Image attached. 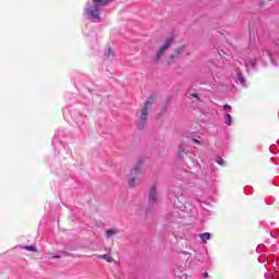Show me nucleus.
<instances>
[{"label":"nucleus","mask_w":279,"mask_h":279,"mask_svg":"<svg viewBox=\"0 0 279 279\" xmlns=\"http://www.w3.org/2000/svg\"><path fill=\"white\" fill-rule=\"evenodd\" d=\"M112 1L114 0H92V5L90 2H87V8H85L84 10L87 19L89 21H93L94 23H97V21H101V8L110 5Z\"/></svg>","instance_id":"obj_1"},{"label":"nucleus","mask_w":279,"mask_h":279,"mask_svg":"<svg viewBox=\"0 0 279 279\" xmlns=\"http://www.w3.org/2000/svg\"><path fill=\"white\" fill-rule=\"evenodd\" d=\"M156 96H149L145 101L143 108L137 113V129L145 130V128H147L149 109H151V106H154Z\"/></svg>","instance_id":"obj_2"},{"label":"nucleus","mask_w":279,"mask_h":279,"mask_svg":"<svg viewBox=\"0 0 279 279\" xmlns=\"http://www.w3.org/2000/svg\"><path fill=\"white\" fill-rule=\"evenodd\" d=\"M248 29H250V36H254V34H257V36H265L266 32H267V26H265V24L263 23V21H260V19L256 17L254 20H252L248 23Z\"/></svg>","instance_id":"obj_3"},{"label":"nucleus","mask_w":279,"mask_h":279,"mask_svg":"<svg viewBox=\"0 0 279 279\" xmlns=\"http://www.w3.org/2000/svg\"><path fill=\"white\" fill-rule=\"evenodd\" d=\"M160 204V194H158V182L150 185L148 191V208H154Z\"/></svg>","instance_id":"obj_4"},{"label":"nucleus","mask_w":279,"mask_h":279,"mask_svg":"<svg viewBox=\"0 0 279 279\" xmlns=\"http://www.w3.org/2000/svg\"><path fill=\"white\" fill-rule=\"evenodd\" d=\"M173 37H169L168 39H166L163 45L156 51L155 62H160L162 56H165V53L167 52V49H169V47L173 45Z\"/></svg>","instance_id":"obj_5"},{"label":"nucleus","mask_w":279,"mask_h":279,"mask_svg":"<svg viewBox=\"0 0 279 279\" xmlns=\"http://www.w3.org/2000/svg\"><path fill=\"white\" fill-rule=\"evenodd\" d=\"M278 53V44H272L271 46H266L262 49L263 58H268L274 63V56Z\"/></svg>","instance_id":"obj_6"},{"label":"nucleus","mask_w":279,"mask_h":279,"mask_svg":"<svg viewBox=\"0 0 279 279\" xmlns=\"http://www.w3.org/2000/svg\"><path fill=\"white\" fill-rule=\"evenodd\" d=\"M191 153V146L186 143H181L179 145V151H178V157L179 160H184V156H189Z\"/></svg>","instance_id":"obj_7"},{"label":"nucleus","mask_w":279,"mask_h":279,"mask_svg":"<svg viewBox=\"0 0 279 279\" xmlns=\"http://www.w3.org/2000/svg\"><path fill=\"white\" fill-rule=\"evenodd\" d=\"M170 193L177 197L178 202H180V197H182V189L178 186H171L170 187Z\"/></svg>","instance_id":"obj_8"},{"label":"nucleus","mask_w":279,"mask_h":279,"mask_svg":"<svg viewBox=\"0 0 279 279\" xmlns=\"http://www.w3.org/2000/svg\"><path fill=\"white\" fill-rule=\"evenodd\" d=\"M184 46H181L180 48L174 50V53L172 54L171 58H180V56H182V53H184Z\"/></svg>","instance_id":"obj_9"},{"label":"nucleus","mask_w":279,"mask_h":279,"mask_svg":"<svg viewBox=\"0 0 279 279\" xmlns=\"http://www.w3.org/2000/svg\"><path fill=\"white\" fill-rule=\"evenodd\" d=\"M178 220H175V217H169L167 218V223H166V228H173V226H175V222Z\"/></svg>","instance_id":"obj_10"},{"label":"nucleus","mask_w":279,"mask_h":279,"mask_svg":"<svg viewBox=\"0 0 279 279\" xmlns=\"http://www.w3.org/2000/svg\"><path fill=\"white\" fill-rule=\"evenodd\" d=\"M114 234H119V229H109L106 232L107 239H112Z\"/></svg>","instance_id":"obj_11"},{"label":"nucleus","mask_w":279,"mask_h":279,"mask_svg":"<svg viewBox=\"0 0 279 279\" xmlns=\"http://www.w3.org/2000/svg\"><path fill=\"white\" fill-rule=\"evenodd\" d=\"M138 173H141V162L136 163V166L131 170V175H136Z\"/></svg>","instance_id":"obj_12"},{"label":"nucleus","mask_w":279,"mask_h":279,"mask_svg":"<svg viewBox=\"0 0 279 279\" xmlns=\"http://www.w3.org/2000/svg\"><path fill=\"white\" fill-rule=\"evenodd\" d=\"M199 239L203 241V243H206V241H210V233L208 232L201 233Z\"/></svg>","instance_id":"obj_13"},{"label":"nucleus","mask_w":279,"mask_h":279,"mask_svg":"<svg viewBox=\"0 0 279 279\" xmlns=\"http://www.w3.org/2000/svg\"><path fill=\"white\" fill-rule=\"evenodd\" d=\"M246 66H250L251 69H256V59H251L245 62Z\"/></svg>","instance_id":"obj_14"},{"label":"nucleus","mask_w":279,"mask_h":279,"mask_svg":"<svg viewBox=\"0 0 279 279\" xmlns=\"http://www.w3.org/2000/svg\"><path fill=\"white\" fill-rule=\"evenodd\" d=\"M225 123L226 125H232V116L230 113L225 114Z\"/></svg>","instance_id":"obj_15"},{"label":"nucleus","mask_w":279,"mask_h":279,"mask_svg":"<svg viewBox=\"0 0 279 279\" xmlns=\"http://www.w3.org/2000/svg\"><path fill=\"white\" fill-rule=\"evenodd\" d=\"M129 186L131 189L136 187V177L132 175L131 179L129 180Z\"/></svg>","instance_id":"obj_16"},{"label":"nucleus","mask_w":279,"mask_h":279,"mask_svg":"<svg viewBox=\"0 0 279 279\" xmlns=\"http://www.w3.org/2000/svg\"><path fill=\"white\" fill-rule=\"evenodd\" d=\"M99 258L107 260V263H112V257L108 254L99 255Z\"/></svg>","instance_id":"obj_17"},{"label":"nucleus","mask_w":279,"mask_h":279,"mask_svg":"<svg viewBox=\"0 0 279 279\" xmlns=\"http://www.w3.org/2000/svg\"><path fill=\"white\" fill-rule=\"evenodd\" d=\"M238 81L240 82V84L242 86H245V78L243 77V74L242 73H239L238 72Z\"/></svg>","instance_id":"obj_18"},{"label":"nucleus","mask_w":279,"mask_h":279,"mask_svg":"<svg viewBox=\"0 0 279 279\" xmlns=\"http://www.w3.org/2000/svg\"><path fill=\"white\" fill-rule=\"evenodd\" d=\"M22 247H23V250H27V252H38L36 246L26 245V246H22Z\"/></svg>","instance_id":"obj_19"},{"label":"nucleus","mask_w":279,"mask_h":279,"mask_svg":"<svg viewBox=\"0 0 279 279\" xmlns=\"http://www.w3.org/2000/svg\"><path fill=\"white\" fill-rule=\"evenodd\" d=\"M216 162H218V165H221V166L226 165V161L221 157H217Z\"/></svg>","instance_id":"obj_20"},{"label":"nucleus","mask_w":279,"mask_h":279,"mask_svg":"<svg viewBox=\"0 0 279 279\" xmlns=\"http://www.w3.org/2000/svg\"><path fill=\"white\" fill-rule=\"evenodd\" d=\"M187 97H194L195 99H199V95H197V93H189Z\"/></svg>","instance_id":"obj_21"},{"label":"nucleus","mask_w":279,"mask_h":279,"mask_svg":"<svg viewBox=\"0 0 279 279\" xmlns=\"http://www.w3.org/2000/svg\"><path fill=\"white\" fill-rule=\"evenodd\" d=\"M223 108L225 110H232V107L230 105H225Z\"/></svg>","instance_id":"obj_22"},{"label":"nucleus","mask_w":279,"mask_h":279,"mask_svg":"<svg viewBox=\"0 0 279 279\" xmlns=\"http://www.w3.org/2000/svg\"><path fill=\"white\" fill-rule=\"evenodd\" d=\"M110 51H112V49H111V48H109V49H108V51H107V52H105V56H107L108 58H110Z\"/></svg>","instance_id":"obj_23"},{"label":"nucleus","mask_w":279,"mask_h":279,"mask_svg":"<svg viewBox=\"0 0 279 279\" xmlns=\"http://www.w3.org/2000/svg\"><path fill=\"white\" fill-rule=\"evenodd\" d=\"M63 256H71V253L66 252V251H62Z\"/></svg>","instance_id":"obj_24"},{"label":"nucleus","mask_w":279,"mask_h":279,"mask_svg":"<svg viewBox=\"0 0 279 279\" xmlns=\"http://www.w3.org/2000/svg\"><path fill=\"white\" fill-rule=\"evenodd\" d=\"M52 258H62V256H60V255H54V256H52Z\"/></svg>","instance_id":"obj_25"},{"label":"nucleus","mask_w":279,"mask_h":279,"mask_svg":"<svg viewBox=\"0 0 279 279\" xmlns=\"http://www.w3.org/2000/svg\"><path fill=\"white\" fill-rule=\"evenodd\" d=\"M193 142L196 143V145H199V141L193 140Z\"/></svg>","instance_id":"obj_26"},{"label":"nucleus","mask_w":279,"mask_h":279,"mask_svg":"<svg viewBox=\"0 0 279 279\" xmlns=\"http://www.w3.org/2000/svg\"><path fill=\"white\" fill-rule=\"evenodd\" d=\"M204 278H208V272H205V274H204Z\"/></svg>","instance_id":"obj_27"},{"label":"nucleus","mask_w":279,"mask_h":279,"mask_svg":"<svg viewBox=\"0 0 279 279\" xmlns=\"http://www.w3.org/2000/svg\"><path fill=\"white\" fill-rule=\"evenodd\" d=\"M146 213H149V208H148V209H146Z\"/></svg>","instance_id":"obj_28"}]
</instances>
